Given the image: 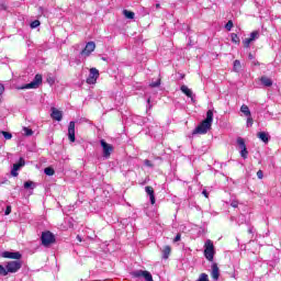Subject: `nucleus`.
Here are the masks:
<instances>
[{
    "label": "nucleus",
    "mask_w": 281,
    "mask_h": 281,
    "mask_svg": "<svg viewBox=\"0 0 281 281\" xmlns=\"http://www.w3.org/2000/svg\"><path fill=\"white\" fill-rule=\"evenodd\" d=\"M247 128H251L254 126V117L247 116V123H246Z\"/></svg>",
    "instance_id": "obj_32"
},
{
    "label": "nucleus",
    "mask_w": 281,
    "mask_h": 281,
    "mask_svg": "<svg viewBox=\"0 0 281 281\" xmlns=\"http://www.w3.org/2000/svg\"><path fill=\"white\" fill-rule=\"evenodd\" d=\"M40 25H41V21L35 20V21L31 22L30 27H31V30H36V27H38Z\"/></svg>",
    "instance_id": "obj_30"
},
{
    "label": "nucleus",
    "mask_w": 281,
    "mask_h": 281,
    "mask_svg": "<svg viewBox=\"0 0 281 281\" xmlns=\"http://www.w3.org/2000/svg\"><path fill=\"white\" fill-rule=\"evenodd\" d=\"M68 139L71 144L76 142V122L70 121L68 125Z\"/></svg>",
    "instance_id": "obj_9"
},
{
    "label": "nucleus",
    "mask_w": 281,
    "mask_h": 281,
    "mask_svg": "<svg viewBox=\"0 0 281 281\" xmlns=\"http://www.w3.org/2000/svg\"><path fill=\"white\" fill-rule=\"evenodd\" d=\"M23 132H24V135H26V137L34 135V131H32L30 127H24Z\"/></svg>",
    "instance_id": "obj_31"
},
{
    "label": "nucleus",
    "mask_w": 281,
    "mask_h": 281,
    "mask_svg": "<svg viewBox=\"0 0 281 281\" xmlns=\"http://www.w3.org/2000/svg\"><path fill=\"white\" fill-rule=\"evenodd\" d=\"M251 43H254V40H251L250 37L243 40V44L246 49H249Z\"/></svg>",
    "instance_id": "obj_25"
},
{
    "label": "nucleus",
    "mask_w": 281,
    "mask_h": 281,
    "mask_svg": "<svg viewBox=\"0 0 281 281\" xmlns=\"http://www.w3.org/2000/svg\"><path fill=\"white\" fill-rule=\"evenodd\" d=\"M77 240H78L79 243H82V237H81L80 235H77Z\"/></svg>",
    "instance_id": "obj_50"
},
{
    "label": "nucleus",
    "mask_w": 281,
    "mask_h": 281,
    "mask_svg": "<svg viewBox=\"0 0 281 281\" xmlns=\"http://www.w3.org/2000/svg\"><path fill=\"white\" fill-rule=\"evenodd\" d=\"M50 111H52V113H50L52 120H56V122L63 121V111H60L56 108H52Z\"/></svg>",
    "instance_id": "obj_12"
},
{
    "label": "nucleus",
    "mask_w": 281,
    "mask_h": 281,
    "mask_svg": "<svg viewBox=\"0 0 281 281\" xmlns=\"http://www.w3.org/2000/svg\"><path fill=\"white\" fill-rule=\"evenodd\" d=\"M202 194H203V196H205V199L210 198V193L205 189L202 191Z\"/></svg>",
    "instance_id": "obj_47"
},
{
    "label": "nucleus",
    "mask_w": 281,
    "mask_h": 281,
    "mask_svg": "<svg viewBox=\"0 0 281 281\" xmlns=\"http://www.w3.org/2000/svg\"><path fill=\"white\" fill-rule=\"evenodd\" d=\"M184 27H187V30H190V26L188 24H186Z\"/></svg>",
    "instance_id": "obj_53"
},
{
    "label": "nucleus",
    "mask_w": 281,
    "mask_h": 281,
    "mask_svg": "<svg viewBox=\"0 0 281 281\" xmlns=\"http://www.w3.org/2000/svg\"><path fill=\"white\" fill-rule=\"evenodd\" d=\"M248 234H254V227L248 228Z\"/></svg>",
    "instance_id": "obj_51"
},
{
    "label": "nucleus",
    "mask_w": 281,
    "mask_h": 281,
    "mask_svg": "<svg viewBox=\"0 0 281 281\" xmlns=\"http://www.w3.org/2000/svg\"><path fill=\"white\" fill-rule=\"evenodd\" d=\"M231 207H238V202H237V200H232L231 201Z\"/></svg>",
    "instance_id": "obj_44"
},
{
    "label": "nucleus",
    "mask_w": 281,
    "mask_h": 281,
    "mask_svg": "<svg viewBox=\"0 0 281 281\" xmlns=\"http://www.w3.org/2000/svg\"><path fill=\"white\" fill-rule=\"evenodd\" d=\"M2 258H9L11 260H21V258H23V255H21V252L19 251H15V252H12V251H3L1 254Z\"/></svg>",
    "instance_id": "obj_11"
},
{
    "label": "nucleus",
    "mask_w": 281,
    "mask_h": 281,
    "mask_svg": "<svg viewBox=\"0 0 281 281\" xmlns=\"http://www.w3.org/2000/svg\"><path fill=\"white\" fill-rule=\"evenodd\" d=\"M144 166H146L147 168H155V165L153 164V161L148 159L144 160Z\"/></svg>",
    "instance_id": "obj_38"
},
{
    "label": "nucleus",
    "mask_w": 281,
    "mask_h": 281,
    "mask_svg": "<svg viewBox=\"0 0 281 281\" xmlns=\"http://www.w3.org/2000/svg\"><path fill=\"white\" fill-rule=\"evenodd\" d=\"M240 69H243V65L240 64V60L236 59L233 65V70L238 74L240 72Z\"/></svg>",
    "instance_id": "obj_19"
},
{
    "label": "nucleus",
    "mask_w": 281,
    "mask_h": 281,
    "mask_svg": "<svg viewBox=\"0 0 281 281\" xmlns=\"http://www.w3.org/2000/svg\"><path fill=\"white\" fill-rule=\"evenodd\" d=\"M214 122V110H207L206 117L193 130V135H205Z\"/></svg>",
    "instance_id": "obj_1"
},
{
    "label": "nucleus",
    "mask_w": 281,
    "mask_h": 281,
    "mask_svg": "<svg viewBox=\"0 0 281 281\" xmlns=\"http://www.w3.org/2000/svg\"><path fill=\"white\" fill-rule=\"evenodd\" d=\"M44 173L47 175V177H54V175H55L54 168H52V167L45 168Z\"/></svg>",
    "instance_id": "obj_26"
},
{
    "label": "nucleus",
    "mask_w": 281,
    "mask_h": 281,
    "mask_svg": "<svg viewBox=\"0 0 281 281\" xmlns=\"http://www.w3.org/2000/svg\"><path fill=\"white\" fill-rule=\"evenodd\" d=\"M41 241L43 247H52V245L56 243V236L49 231L43 232L41 236Z\"/></svg>",
    "instance_id": "obj_3"
},
{
    "label": "nucleus",
    "mask_w": 281,
    "mask_h": 281,
    "mask_svg": "<svg viewBox=\"0 0 281 281\" xmlns=\"http://www.w3.org/2000/svg\"><path fill=\"white\" fill-rule=\"evenodd\" d=\"M247 220L245 218V215L241 214L239 215L238 220H237V224L238 225H243Z\"/></svg>",
    "instance_id": "obj_39"
},
{
    "label": "nucleus",
    "mask_w": 281,
    "mask_h": 281,
    "mask_svg": "<svg viewBox=\"0 0 281 281\" xmlns=\"http://www.w3.org/2000/svg\"><path fill=\"white\" fill-rule=\"evenodd\" d=\"M0 5H1V9H2V10H8V7H7L4 3H1V2H0Z\"/></svg>",
    "instance_id": "obj_48"
},
{
    "label": "nucleus",
    "mask_w": 281,
    "mask_h": 281,
    "mask_svg": "<svg viewBox=\"0 0 281 281\" xmlns=\"http://www.w3.org/2000/svg\"><path fill=\"white\" fill-rule=\"evenodd\" d=\"M211 278L215 281H218V278H221V271L218 270V265L216 263L212 265Z\"/></svg>",
    "instance_id": "obj_14"
},
{
    "label": "nucleus",
    "mask_w": 281,
    "mask_h": 281,
    "mask_svg": "<svg viewBox=\"0 0 281 281\" xmlns=\"http://www.w3.org/2000/svg\"><path fill=\"white\" fill-rule=\"evenodd\" d=\"M10 214H12V206L8 205L5 211H4V216H10Z\"/></svg>",
    "instance_id": "obj_40"
},
{
    "label": "nucleus",
    "mask_w": 281,
    "mask_h": 281,
    "mask_svg": "<svg viewBox=\"0 0 281 281\" xmlns=\"http://www.w3.org/2000/svg\"><path fill=\"white\" fill-rule=\"evenodd\" d=\"M214 256H216V249L214 248V241L207 239L204 243V258L209 260V262H214Z\"/></svg>",
    "instance_id": "obj_2"
},
{
    "label": "nucleus",
    "mask_w": 281,
    "mask_h": 281,
    "mask_svg": "<svg viewBox=\"0 0 281 281\" xmlns=\"http://www.w3.org/2000/svg\"><path fill=\"white\" fill-rule=\"evenodd\" d=\"M181 240V234H177L176 237L173 238V243H179Z\"/></svg>",
    "instance_id": "obj_46"
},
{
    "label": "nucleus",
    "mask_w": 281,
    "mask_h": 281,
    "mask_svg": "<svg viewBox=\"0 0 281 281\" xmlns=\"http://www.w3.org/2000/svg\"><path fill=\"white\" fill-rule=\"evenodd\" d=\"M134 278H144L145 281H155L153 280V274L147 270H136L132 272Z\"/></svg>",
    "instance_id": "obj_7"
},
{
    "label": "nucleus",
    "mask_w": 281,
    "mask_h": 281,
    "mask_svg": "<svg viewBox=\"0 0 281 281\" xmlns=\"http://www.w3.org/2000/svg\"><path fill=\"white\" fill-rule=\"evenodd\" d=\"M161 251L164 260H168V258H170V252L172 251V248H170V246H165Z\"/></svg>",
    "instance_id": "obj_17"
},
{
    "label": "nucleus",
    "mask_w": 281,
    "mask_h": 281,
    "mask_svg": "<svg viewBox=\"0 0 281 281\" xmlns=\"http://www.w3.org/2000/svg\"><path fill=\"white\" fill-rule=\"evenodd\" d=\"M15 166H19L20 169L23 168V166H25V160L23 158H20Z\"/></svg>",
    "instance_id": "obj_41"
},
{
    "label": "nucleus",
    "mask_w": 281,
    "mask_h": 281,
    "mask_svg": "<svg viewBox=\"0 0 281 281\" xmlns=\"http://www.w3.org/2000/svg\"><path fill=\"white\" fill-rule=\"evenodd\" d=\"M248 155H249V151L247 150V147L240 149V157H243V159H247Z\"/></svg>",
    "instance_id": "obj_33"
},
{
    "label": "nucleus",
    "mask_w": 281,
    "mask_h": 281,
    "mask_svg": "<svg viewBox=\"0 0 281 281\" xmlns=\"http://www.w3.org/2000/svg\"><path fill=\"white\" fill-rule=\"evenodd\" d=\"M7 267V276L9 273H18L21 270V267H23V263H21V261L19 260H14V261H8L5 263Z\"/></svg>",
    "instance_id": "obj_5"
},
{
    "label": "nucleus",
    "mask_w": 281,
    "mask_h": 281,
    "mask_svg": "<svg viewBox=\"0 0 281 281\" xmlns=\"http://www.w3.org/2000/svg\"><path fill=\"white\" fill-rule=\"evenodd\" d=\"M257 137L263 142V144H269V139H271V136H269V133L267 132H259L257 134Z\"/></svg>",
    "instance_id": "obj_15"
},
{
    "label": "nucleus",
    "mask_w": 281,
    "mask_h": 281,
    "mask_svg": "<svg viewBox=\"0 0 281 281\" xmlns=\"http://www.w3.org/2000/svg\"><path fill=\"white\" fill-rule=\"evenodd\" d=\"M19 170H21V169L19 168V165H13V168H12V170H11L12 177H19Z\"/></svg>",
    "instance_id": "obj_28"
},
{
    "label": "nucleus",
    "mask_w": 281,
    "mask_h": 281,
    "mask_svg": "<svg viewBox=\"0 0 281 281\" xmlns=\"http://www.w3.org/2000/svg\"><path fill=\"white\" fill-rule=\"evenodd\" d=\"M100 144L103 150V157L105 159H109L111 157V153H113V145L106 143V140L104 139H101Z\"/></svg>",
    "instance_id": "obj_8"
},
{
    "label": "nucleus",
    "mask_w": 281,
    "mask_h": 281,
    "mask_svg": "<svg viewBox=\"0 0 281 281\" xmlns=\"http://www.w3.org/2000/svg\"><path fill=\"white\" fill-rule=\"evenodd\" d=\"M95 52V42H88L85 49L81 50V56H91V53Z\"/></svg>",
    "instance_id": "obj_10"
},
{
    "label": "nucleus",
    "mask_w": 281,
    "mask_h": 281,
    "mask_svg": "<svg viewBox=\"0 0 281 281\" xmlns=\"http://www.w3.org/2000/svg\"><path fill=\"white\" fill-rule=\"evenodd\" d=\"M257 177H258V179H263L265 173L262 172V170L257 171Z\"/></svg>",
    "instance_id": "obj_45"
},
{
    "label": "nucleus",
    "mask_w": 281,
    "mask_h": 281,
    "mask_svg": "<svg viewBox=\"0 0 281 281\" xmlns=\"http://www.w3.org/2000/svg\"><path fill=\"white\" fill-rule=\"evenodd\" d=\"M196 281H210L207 273H201Z\"/></svg>",
    "instance_id": "obj_37"
},
{
    "label": "nucleus",
    "mask_w": 281,
    "mask_h": 281,
    "mask_svg": "<svg viewBox=\"0 0 281 281\" xmlns=\"http://www.w3.org/2000/svg\"><path fill=\"white\" fill-rule=\"evenodd\" d=\"M259 38H260V31H252L250 33V41H252V43L254 41H258Z\"/></svg>",
    "instance_id": "obj_21"
},
{
    "label": "nucleus",
    "mask_w": 281,
    "mask_h": 281,
    "mask_svg": "<svg viewBox=\"0 0 281 281\" xmlns=\"http://www.w3.org/2000/svg\"><path fill=\"white\" fill-rule=\"evenodd\" d=\"M145 192L149 196L150 204L155 205V203H156L155 189H153V187H145Z\"/></svg>",
    "instance_id": "obj_13"
},
{
    "label": "nucleus",
    "mask_w": 281,
    "mask_h": 281,
    "mask_svg": "<svg viewBox=\"0 0 281 281\" xmlns=\"http://www.w3.org/2000/svg\"><path fill=\"white\" fill-rule=\"evenodd\" d=\"M5 91V86H3V83H0V100H1V97L3 95Z\"/></svg>",
    "instance_id": "obj_43"
},
{
    "label": "nucleus",
    "mask_w": 281,
    "mask_h": 281,
    "mask_svg": "<svg viewBox=\"0 0 281 281\" xmlns=\"http://www.w3.org/2000/svg\"><path fill=\"white\" fill-rule=\"evenodd\" d=\"M232 27H234V22L232 20H229L226 24H225V30H227V32H232Z\"/></svg>",
    "instance_id": "obj_34"
},
{
    "label": "nucleus",
    "mask_w": 281,
    "mask_h": 281,
    "mask_svg": "<svg viewBox=\"0 0 281 281\" xmlns=\"http://www.w3.org/2000/svg\"><path fill=\"white\" fill-rule=\"evenodd\" d=\"M0 276H2L3 278H5V276H8L7 266H3L1 263H0Z\"/></svg>",
    "instance_id": "obj_29"
},
{
    "label": "nucleus",
    "mask_w": 281,
    "mask_h": 281,
    "mask_svg": "<svg viewBox=\"0 0 281 281\" xmlns=\"http://www.w3.org/2000/svg\"><path fill=\"white\" fill-rule=\"evenodd\" d=\"M248 58H249L250 60H254V55H252V54H249V55H248Z\"/></svg>",
    "instance_id": "obj_52"
},
{
    "label": "nucleus",
    "mask_w": 281,
    "mask_h": 281,
    "mask_svg": "<svg viewBox=\"0 0 281 281\" xmlns=\"http://www.w3.org/2000/svg\"><path fill=\"white\" fill-rule=\"evenodd\" d=\"M47 82H48V85H54V82H56V78H54L52 76H48L47 77Z\"/></svg>",
    "instance_id": "obj_42"
},
{
    "label": "nucleus",
    "mask_w": 281,
    "mask_h": 281,
    "mask_svg": "<svg viewBox=\"0 0 281 281\" xmlns=\"http://www.w3.org/2000/svg\"><path fill=\"white\" fill-rule=\"evenodd\" d=\"M147 110L153 108V105H150V99L147 100Z\"/></svg>",
    "instance_id": "obj_49"
},
{
    "label": "nucleus",
    "mask_w": 281,
    "mask_h": 281,
    "mask_svg": "<svg viewBox=\"0 0 281 281\" xmlns=\"http://www.w3.org/2000/svg\"><path fill=\"white\" fill-rule=\"evenodd\" d=\"M123 15L125 19H135V12L130 10H123Z\"/></svg>",
    "instance_id": "obj_22"
},
{
    "label": "nucleus",
    "mask_w": 281,
    "mask_h": 281,
    "mask_svg": "<svg viewBox=\"0 0 281 281\" xmlns=\"http://www.w3.org/2000/svg\"><path fill=\"white\" fill-rule=\"evenodd\" d=\"M261 83L263 85V87H272L273 81L268 77H261Z\"/></svg>",
    "instance_id": "obj_20"
},
{
    "label": "nucleus",
    "mask_w": 281,
    "mask_h": 281,
    "mask_svg": "<svg viewBox=\"0 0 281 281\" xmlns=\"http://www.w3.org/2000/svg\"><path fill=\"white\" fill-rule=\"evenodd\" d=\"M180 91H182V93H184V95H187V98H191V100H194V98L192 97V90L190 88H188V86H186V85L181 86Z\"/></svg>",
    "instance_id": "obj_16"
},
{
    "label": "nucleus",
    "mask_w": 281,
    "mask_h": 281,
    "mask_svg": "<svg viewBox=\"0 0 281 281\" xmlns=\"http://www.w3.org/2000/svg\"><path fill=\"white\" fill-rule=\"evenodd\" d=\"M43 82V76L41 75H35L34 79L26 85H23L22 87H19L18 89L20 90H25V89H38L41 83Z\"/></svg>",
    "instance_id": "obj_4"
},
{
    "label": "nucleus",
    "mask_w": 281,
    "mask_h": 281,
    "mask_svg": "<svg viewBox=\"0 0 281 281\" xmlns=\"http://www.w3.org/2000/svg\"><path fill=\"white\" fill-rule=\"evenodd\" d=\"M100 78V70L98 68H90L89 76L86 80L87 85H95Z\"/></svg>",
    "instance_id": "obj_6"
},
{
    "label": "nucleus",
    "mask_w": 281,
    "mask_h": 281,
    "mask_svg": "<svg viewBox=\"0 0 281 281\" xmlns=\"http://www.w3.org/2000/svg\"><path fill=\"white\" fill-rule=\"evenodd\" d=\"M231 41H232V43H235V45H238L240 43V37H238V34L232 33Z\"/></svg>",
    "instance_id": "obj_23"
},
{
    "label": "nucleus",
    "mask_w": 281,
    "mask_h": 281,
    "mask_svg": "<svg viewBox=\"0 0 281 281\" xmlns=\"http://www.w3.org/2000/svg\"><path fill=\"white\" fill-rule=\"evenodd\" d=\"M237 144H238L240 150H243V148H247V145H245V139L243 137L237 138Z\"/></svg>",
    "instance_id": "obj_27"
},
{
    "label": "nucleus",
    "mask_w": 281,
    "mask_h": 281,
    "mask_svg": "<svg viewBox=\"0 0 281 281\" xmlns=\"http://www.w3.org/2000/svg\"><path fill=\"white\" fill-rule=\"evenodd\" d=\"M34 188H35V184H34L33 181H30V180H29V181H25V182H24V189H25V190H30V189H31V190H34Z\"/></svg>",
    "instance_id": "obj_24"
},
{
    "label": "nucleus",
    "mask_w": 281,
    "mask_h": 281,
    "mask_svg": "<svg viewBox=\"0 0 281 281\" xmlns=\"http://www.w3.org/2000/svg\"><path fill=\"white\" fill-rule=\"evenodd\" d=\"M0 133L4 137V139H11L12 138V133H10V132L1 131Z\"/></svg>",
    "instance_id": "obj_36"
},
{
    "label": "nucleus",
    "mask_w": 281,
    "mask_h": 281,
    "mask_svg": "<svg viewBox=\"0 0 281 281\" xmlns=\"http://www.w3.org/2000/svg\"><path fill=\"white\" fill-rule=\"evenodd\" d=\"M240 112L246 116L249 117L251 115V110H249V106L246 104H243L240 106Z\"/></svg>",
    "instance_id": "obj_18"
},
{
    "label": "nucleus",
    "mask_w": 281,
    "mask_h": 281,
    "mask_svg": "<svg viewBox=\"0 0 281 281\" xmlns=\"http://www.w3.org/2000/svg\"><path fill=\"white\" fill-rule=\"evenodd\" d=\"M157 159H161L160 157H157Z\"/></svg>",
    "instance_id": "obj_54"
},
{
    "label": "nucleus",
    "mask_w": 281,
    "mask_h": 281,
    "mask_svg": "<svg viewBox=\"0 0 281 281\" xmlns=\"http://www.w3.org/2000/svg\"><path fill=\"white\" fill-rule=\"evenodd\" d=\"M161 85V79H158L156 81H151L149 87H151L153 89L159 87Z\"/></svg>",
    "instance_id": "obj_35"
}]
</instances>
